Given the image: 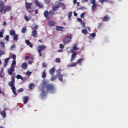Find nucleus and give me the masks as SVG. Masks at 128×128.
<instances>
[{"label": "nucleus", "instance_id": "obj_1", "mask_svg": "<svg viewBox=\"0 0 128 128\" xmlns=\"http://www.w3.org/2000/svg\"><path fill=\"white\" fill-rule=\"evenodd\" d=\"M42 86L40 88V92H42L40 96L42 98H44L46 96V91L45 90L46 86V88L47 92H54L56 90V88L52 84H46V82H44L42 84Z\"/></svg>", "mask_w": 128, "mask_h": 128}, {"label": "nucleus", "instance_id": "obj_2", "mask_svg": "<svg viewBox=\"0 0 128 128\" xmlns=\"http://www.w3.org/2000/svg\"><path fill=\"white\" fill-rule=\"evenodd\" d=\"M16 74H14L12 75L11 80L10 82L8 84L9 86H10L12 88V90L15 96H18V94H16V86H14L16 84Z\"/></svg>", "mask_w": 128, "mask_h": 128}, {"label": "nucleus", "instance_id": "obj_3", "mask_svg": "<svg viewBox=\"0 0 128 128\" xmlns=\"http://www.w3.org/2000/svg\"><path fill=\"white\" fill-rule=\"evenodd\" d=\"M32 30V36L34 38H38V25H34L31 28Z\"/></svg>", "mask_w": 128, "mask_h": 128}, {"label": "nucleus", "instance_id": "obj_4", "mask_svg": "<svg viewBox=\"0 0 128 128\" xmlns=\"http://www.w3.org/2000/svg\"><path fill=\"white\" fill-rule=\"evenodd\" d=\"M55 14L56 12L53 10H50L49 12L46 10L44 12V16L48 20H50V18H52Z\"/></svg>", "mask_w": 128, "mask_h": 128}, {"label": "nucleus", "instance_id": "obj_5", "mask_svg": "<svg viewBox=\"0 0 128 128\" xmlns=\"http://www.w3.org/2000/svg\"><path fill=\"white\" fill-rule=\"evenodd\" d=\"M46 50V46L44 45L38 46V52L39 54L40 58H42V52H44V50Z\"/></svg>", "mask_w": 128, "mask_h": 128}, {"label": "nucleus", "instance_id": "obj_6", "mask_svg": "<svg viewBox=\"0 0 128 128\" xmlns=\"http://www.w3.org/2000/svg\"><path fill=\"white\" fill-rule=\"evenodd\" d=\"M26 8L28 10V12H34V8H32V3H28L26 2Z\"/></svg>", "mask_w": 128, "mask_h": 128}, {"label": "nucleus", "instance_id": "obj_7", "mask_svg": "<svg viewBox=\"0 0 128 128\" xmlns=\"http://www.w3.org/2000/svg\"><path fill=\"white\" fill-rule=\"evenodd\" d=\"M72 38L71 36H67L64 39V44H70L72 40Z\"/></svg>", "mask_w": 128, "mask_h": 128}, {"label": "nucleus", "instance_id": "obj_8", "mask_svg": "<svg viewBox=\"0 0 128 128\" xmlns=\"http://www.w3.org/2000/svg\"><path fill=\"white\" fill-rule=\"evenodd\" d=\"M57 72H58L57 76H58V78L60 82H64V80L62 79V78H64V75H62V74H60V72H62L60 70H58Z\"/></svg>", "mask_w": 128, "mask_h": 128}, {"label": "nucleus", "instance_id": "obj_9", "mask_svg": "<svg viewBox=\"0 0 128 128\" xmlns=\"http://www.w3.org/2000/svg\"><path fill=\"white\" fill-rule=\"evenodd\" d=\"M12 10V7L10 6H4V14H6V12H10Z\"/></svg>", "mask_w": 128, "mask_h": 128}, {"label": "nucleus", "instance_id": "obj_10", "mask_svg": "<svg viewBox=\"0 0 128 128\" xmlns=\"http://www.w3.org/2000/svg\"><path fill=\"white\" fill-rule=\"evenodd\" d=\"M12 58H13L14 60L12 64L11 68H12V66L13 68H14V66L16 65V56L15 54H14L12 56Z\"/></svg>", "mask_w": 128, "mask_h": 128}, {"label": "nucleus", "instance_id": "obj_11", "mask_svg": "<svg viewBox=\"0 0 128 128\" xmlns=\"http://www.w3.org/2000/svg\"><path fill=\"white\" fill-rule=\"evenodd\" d=\"M4 4L2 1H0V12L2 14L4 12Z\"/></svg>", "mask_w": 128, "mask_h": 128}, {"label": "nucleus", "instance_id": "obj_12", "mask_svg": "<svg viewBox=\"0 0 128 128\" xmlns=\"http://www.w3.org/2000/svg\"><path fill=\"white\" fill-rule=\"evenodd\" d=\"M34 4H36L37 6L40 8H44V4L40 2H38V0H36L34 2Z\"/></svg>", "mask_w": 128, "mask_h": 128}, {"label": "nucleus", "instance_id": "obj_13", "mask_svg": "<svg viewBox=\"0 0 128 128\" xmlns=\"http://www.w3.org/2000/svg\"><path fill=\"white\" fill-rule=\"evenodd\" d=\"M14 68H15L12 66L10 68L8 69V74L10 76H12V74L14 72Z\"/></svg>", "mask_w": 128, "mask_h": 128}, {"label": "nucleus", "instance_id": "obj_14", "mask_svg": "<svg viewBox=\"0 0 128 128\" xmlns=\"http://www.w3.org/2000/svg\"><path fill=\"white\" fill-rule=\"evenodd\" d=\"M72 54H73L72 56V58L70 60V62H74V60H76V52H72Z\"/></svg>", "mask_w": 128, "mask_h": 128}, {"label": "nucleus", "instance_id": "obj_15", "mask_svg": "<svg viewBox=\"0 0 128 128\" xmlns=\"http://www.w3.org/2000/svg\"><path fill=\"white\" fill-rule=\"evenodd\" d=\"M28 65L26 63H23L22 65V70H28Z\"/></svg>", "mask_w": 128, "mask_h": 128}, {"label": "nucleus", "instance_id": "obj_16", "mask_svg": "<svg viewBox=\"0 0 128 128\" xmlns=\"http://www.w3.org/2000/svg\"><path fill=\"white\" fill-rule=\"evenodd\" d=\"M56 30L58 32H64V28L62 26H56Z\"/></svg>", "mask_w": 128, "mask_h": 128}, {"label": "nucleus", "instance_id": "obj_17", "mask_svg": "<svg viewBox=\"0 0 128 128\" xmlns=\"http://www.w3.org/2000/svg\"><path fill=\"white\" fill-rule=\"evenodd\" d=\"M84 58H81L77 60V64H80V66H82V62H84Z\"/></svg>", "mask_w": 128, "mask_h": 128}, {"label": "nucleus", "instance_id": "obj_18", "mask_svg": "<svg viewBox=\"0 0 128 128\" xmlns=\"http://www.w3.org/2000/svg\"><path fill=\"white\" fill-rule=\"evenodd\" d=\"M23 100H24V104H28V100H29L28 97L24 96L23 98Z\"/></svg>", "mask_w": 128, "mask_h": 128}, {"label": "nucleus", "instance_id": "obj_19", "mask_svg": "<svg viewBox=\"0 0 128 128\" xmlns=\"http://www.w3.org/2000/svg\"><path fill=\"white\" fill-rule=\"evenodd\" d=\"M96 33H93V34H90L88 38L90 40H94V38H96Z\"/></svg>", "mask_w": 128, "mask_h": 128}, {"label": "nucleus", "instance_id": "obj_20", "mask_svg": "<svg viewBox=\"0 0 128 128\" xmlns=\"http://www.w3.org/2000/svg\"><path fill=\"white\" fill-rule=\"evenodd\" d=\"M26 42L27 44V46H29L30 48H34V45L30 43V42L28 40H26Z\"/></svg>", "mask_w": 128, "mask_h": 128}, {"label": "nucleus", "instance_id": "obj_21", "mask_svg": "<svg viewBox=\"0 0 128 128\" xmlns=\"http://www.w3.org/2000/svg\"><path fill=\"white\" fill-rule=\"evenodd\" d=\"M56 72V68H52L50 70V74L51 76H54Z\"/></svg>", "mask_w": 128, "mask_h": 128}, {"label": "nucleus", "instance_id": "obj_22", "mask_svg": "<svg viewBox=\"0 0 128 128\" xmlns=\"http://www.w3.org/2000/svg\"><path fill=\"white\" fill-rule=\"evenodd\" d=\"M52 10L53 12H58V10H60V6H59V5L53 6L52 8Z\"/></svg>", "mask_w": 128, "mask_h": 128}, {"label": "nucleus", "instance_id": "obj_23", "mask_svg": "<svg viewBox=\"0 0 128 128\" xmlns=\"http://www.w3.org/2000/svg\"><path fill=\"white\" fill-rule=\"evenodd\" d=\"M78 44H76L74 46L73 48L70 50L71 52H76V50H78Z\"/></svg>", "mask_w": 128, "mask_h": 128}, {"label": "nucleus", "instance_id": "obj_24", "mask_svg": "<svg viewBox=\"0 0 128 128\" xmlns=\"http://www.w3.org/2000/svg\"><path fill=\"white\" fill-rule=\"evenodd\" d=\"M0 48L2 50H4L6 48V44H4V43L3 42H0Z\"/></svg>", "mask_w": 128, "mask_h": 128}, {"label": "nucleus", "instance_id": "obj_25", "mask_svg": "<svg viewBox=\"0 0 128 128\" xmlns=\"http://www.w3.org/2000/svg\"><path fill=\"white\" fill-rule=\"evenodd\" d=\"M48 26H56V22H54L52 20H50L48 22Z\"/></svg>", "mask_w": 128, "mask_h": 128}, {"label": "nucleus", "instance_id": "obj_26", "mask_svg": "<svg viewBox=\"0 0 128 128\" xmlns=\"http://www.w3.org/2000/svg\"><path fill=\"white\" fill-rule=\"evenodd\" d=\"M1 116H2L3 118H6V112L2 111L0 112Z\"/></svg>", "mask_w": 128, "mask_h": 128}, {"label": "nucleus", "instance_id": "obj_27", "mask_svg": "<svg viewBox=\"0 0 128 128\" xmlns=\"http://www.w3.org/2000/svg\"><path fill=\"white\" fill-rule=\"evenodd\" d=\"M42 78L44 79L46 78V70L42 72Z\"/></svg>", "mask_w": 128, "mask_h": 128}, {"label": "nucleus", "instance_id": "obj_28", "mask_svg": "<svg viewBox=\"0 0 128 128\" xmlns=\"http://www.w3.org/2000/svg\"><path fill=\"white\" fill-rule=\"evenodd\" d=\"M110 20V16H106L104 18H103V22H108Z\"/></svg>", "mask_w": 128, "mask_h": 128}, {"label": "nucleus", "instance_id": "obj_29", "mask_svg": "<svg viewBox=\"0 0 128 128\" xmlns=\"http://www.w3.org/2000/svg\"><path fill=\"white\" fill-rule=\"evenodd\" d=\"M58 6H60V8H62L64 10H66V5H64V4L62 3H60L58 4Z\"/></svg>", "mask_w": 128, "mask_h": 128}, {"label": "nucleus", "instance_id": "obj_30", "mask_svg": "<svg viewBox=\"0 0 128 128\" xmlns=\"http://www.w3.org/2000/svg\"><path fill=\"white\" fill-rule=\"evenodd\" d=\"M16 34V31H14V30H12L10 31V36H14Z\"/></svg>", "mask_w": 128, "mask_h": 128}, {"label": "nucleus", "instance_id": "obj_31", "mask_svg": "<svg viewBox=\"0 0 128 128\" xmlns=\"http://www.w3.org/2000/svg\"><path fill=\"white\" fill-rule=\"evenodd\" d=\"M56 78H58V76L53 75L52 78H51V81L54 82V80H56Z\"/></svg>", "mask_w": 128, "mask_h": 128}, {"label": "nucleus", "instance_id": "obj_32", "mask_svg": "<svg viewBox=\"0 0 128 128\" xmlns=\"http://www.w3.org/2000/svg\"><path fill=\"white\" fill-rule=\"evenodd\" d=\"M96 4H93L92 6V12H94V10H96Z\"/></svg>", "mask_w": 128, "mask_h": 128}, {"label": "nucleus", "instance_id": "obj_33", "mask_svg": "<svg viewBox=\"0 0 128 128\" xmlns=\"http://www.w3.org/2000/svg\"><path fill=\"white\" fill-rule=\"evenodd\" d=\"M82 34H88V30H86V29L82 30Z\"/></svg>", "mask_w": 128, "mask_h": 128}, {"label": "nucleus", "instance_id": "obj_34", "mask_svg": "<svg viewBox=\"0 0 128 128\" xmlns=\"http://www.w3.org/2000/svg\"><path fill=\"white\" fill-rule=\"evenodd\" d=\"M16 78L17 80H24V78L20 75H18L16 76Z\"/></svg>", "mask_w": 128, "mask_h": 128}, {"label": "nucleus", "instance_id": "obj_35", "mask_svg": "<svg viewBox=\"0 0 128 128\" xmlns=\"http://www.w3.org/2000/svg\"><path fill=\"white\" fill-rule=\"evenodd\" d=\"M77 20H78V22H82L84 26V28L86 27V24H84V23L82 22V18H78Z\"/></svg>", "mask_w": 128, "mask_h": 128}, {"label": "nucleus", "instance_id": "obj_36", "mask_svg": "<svg viewBox=\"0 0 128 128\" xmlns=\"http://www.w3.org/2000/svg\"><path fill=\"white\" fill-rule=\"evenodd\" d=\"M76 66H78V63H74L72 64H71L70 66H69V68H75Z\"/></svg>", "mask_w": 128, "mask_h": 128}, {"label": "nucleus", "instance_id": "obj_37", "mask_svg": "<svg viewBox=\"0 0 128 128\" xmlns=\"http://www.w3.org/2000/svg\"><path fill=\"white\" fill-rule=\"evenodd\" d=\"M111 0H100V2L101 4H104V2H110Z\"/></svg>", "mask_w": 128, "mask_h": 128}, {"label": "nucleus", "instance_id": "obj_38", "mask_svg": "<svg viewBox=\"0 0 128 128\" xmlns=\"http://www.w3.org/2000/svg\"><path fill=\"white\" fill-rule=\"evenodd\" d=\"M30 90H34V84H31L30 85Z\"/></svg>", "mask_w": 128, "mask_h": 128}, {"label": "nucleus", "instance_id": "obj_39", "mask_svg": "<svg viewBox=\"0 0 128 128\" xmlns=\"http://www.w3.org/2000/svg\"><path fill=\"white\" fill-rule=\"evenodd\" d=\"M18 40V36L16 35H16L14 36V40Z\"/></svg>", "mask_w": 128, "mask_h": 128}, {"label": "nucleus", "instance_id": "obj_40", "mask_svg": "<svg viewBox=\"0 0 128 128\" xmlns=\"http://www.w3.org/2000/svg\"><path fill=\"white\" fill-rule=\"evenodd\" d=\"M6 52L4 51L0 50V58H2V56H4V54H5Z\"/></svg>", "mask_w": 128, "mask_h": 128}, {"label": "nucleus", "instance_id": "obj_41", "mask_svg": "<svg viewBox=\"0 0 128 128\" xmlns=\"http://www.w3.org/2000/svg\"><path fill=\"white\" fill-rule=\"evenodd\" d=\"M26 28H22V34H26Z\"/></svg>", "mask_w": 128, "mask_h": 128}, {"label": "nucleus", "instance_id": "obj_42", "mask_svg": "<svg viewBox=\"0 0 128 128\" xmlns=\"http://www.w3.org/2000/svg\"><path fill=\"white\" fill-rule=\"evenodd\" d=\"M72 12H71L69 13L68 15V18H72Z\"/></svg>", "mask_w": 128, "mask_h": 128}, {"label": "nucleus", "instance_id": "obj_43", "mask_svg": "<svg viewBox=\"0 0 128 128\" xmlns=\"http://www.w3.org/2000/svg\"><path fill=\"white\" fill-rule=\"evenodd\" d=\"M10 58H7L5 59L4 62H6V64H8V62H10Z\"/></svg>", "mask_w": 128, "mask_h": 128}, {"label": "nucleus", "instance_id": "obj_44", "mask_svg": "<svg viewBox=\"0 0 128 128\" xmlns=\"http://www.w3.org/2000/svg\"><path fill=\"white\" fill-rule=\"evenodd\" d=\"M24 18L26 22H30V18L27 16H24Z\"/></svg>", "mask_w": 128, "mask_h": 128}, {"label": "nucleus", "instance_id": "obj_45", "mask_svg": "<svg viewBox=\"0 0 128 128\" xmlns=\"http://www.w3.org/2000/svg\"><path fill=\"white\" fill-rule=\"evenodd\" d=\"M84 16H86V14L84 13H82L80 16L81 18H84Z\"/></svg>", "mask_w": 128, "mask_h": 128}, {"label": "nucleus", "instance_id": "obj_46", "mask_svg": "<svg viewBox=\"0 0 128 128\" xmlns=\"http://www.w3.org/2000/svg\"><path fill=\"white\" fill-rule=\"evenodd\" d=\"M60 62H61V60H60V58H57L56 59V62H58V63H60Z\"/></svg>", "mask_w": 128, "mask_h": 128}, {"label": "nucleus", "instance_id": "obj_47", "mask_svg": "<svg viewBox=\"0 0 128 128\" xmlns=\"http://www.w3.org/2000/svg\"><path fill=\"white\" fill-rule=\"evenodd\" d=\"M6 42H10V36H6Z\"/></svg>", "mask_w": 128, "mask_h": 128}, {"label": "nucleus", "instance_id": "obj_48", "mask_svg": "<svg viewBox=\"0 0 128 128\" xmlns=\"http://www.w3.org/2000/svg\"><path fill=\"white\" fill-rule=\"evenodd\" d=\"M26 74L28 75V76H32V72H27Z\"/></svg>", "mask_w": 128, "mask_h": 128}, {"label": "nucleus", "instance_id": "obj_49", "mask_svg": "<svg viewBox=\"0 0 128 128\" xmlns=\"http://www.w3.org/2000/svg\"><path fill=\"white\" fill-rule=\"evenodd\" d=\"M96 0H91L90 3L92 4H96Z\"/></svg>", "mask_w": 128, "mask_h": 128}, {"label": "nucleus", "instance_id": "obj_50", "mask_svg": "<svg viewBox=\"0 0 128 128\" xmlns=\"http://www.w3.org/2000/svg\"><path fill=\"white\" fill-rule=\"evenodd\" d=\"M42 66L44 68H46V66H48V64H46V62H44L42 64Z\"/></svg>", "mask_w": 128, "mask_h": 128}, {"label": "nucleus", "instance_id": "obj_51", "mask_svg": "<svg viewBox=\"0 0 128 128\" xmlns=\"http://www.w3.org/2000/svg\"><path fill=\"white\" fill-rule=\"evenodd\" d=\"M60 48H61L62 50L64 48V45L62 44H60Z\"/></svg>", "mask_w": 128, "mask_h": 128}, {"label": "nucleus", "instance_id": "obj_52", "mask_svg": "<svg viewBox=\"0 0 128 128\" xmlns=\"http://www.w3.org/2000/svg\"><path fill=\"white\" fill-rule=\"evenodd\" d=\"M45 2L47 4H48L50 2V0H44Z\"/></svg>", "mask_w": 128, "mask_h": 128}, {"label": "nucleus", "instance_id": "obj_53", "mask_svg": "<svg viewBox=\"0 0 128 128\" xmlns=\"http://www.w3.org/2000/svg\"><path fill=\"white\" fill-rule=\"evenodd\" d=\"M0 38H4V32H0Z\"/></svg>", "mask_w": 128, "mask_h": 128}, {"label": "nucleus", "instance_id": "obj_54", "mask_svg": "<svg viewBox=\"0 0 128 128\" xmlns=\"http://www.w3.org/2000/svg\"><path fill=\"white\" fill-rule=\"evenodd\" d=\"M8 64V63H6V62H4V68H7Z\"/></svg>", "mask_w": 128, "mask_h": 128}, {"label": "nucleus", "instance_id": "obj_55", "mask_svg": "<svg viewBox=\"0 0 128 128\" xmlns=\"http://www.w3.org/2000/svg\"><path fill=\"white\" fill-rule=\"evenodd\" d=\"M18 92H24V89L23 88H20L18 90Z\"/></svg>", "mask_w": 128, "mask_h": 128}, {"label": "nucleus", "instance_id": "obj_56", "mask_svg": "<svg viewBox=\"0 0 128 128\" xmlns=\"http://www.w3.org/2000/svg\"><path fill=\"white\" fill-rule=\"evenodd\" d=\"M25 60H30V57H28V56H26V57H25Z\"/></svg>", "mask_w": 128, "mask_h": 128}, {"label": "nucleus", "instance_id": "obj_57", "mask_svg": "<svg viewBox=\"0 0 128 128\" xmlns=\"http://www.w3.org/2000/svg\"><path fill=\"white\" fill-rule=\"evenodd\" d=\"M3 24H4V26H8V24H6V22H4L3 23Z\"/></svg>", "mask_w": 128, "mask_h": 128}, {"label": "nucleus", "instance_id": "obj_58", "mask_svg": "<svg viewBox=\"0 0 128 128\" xmlns=\"http://www.w3.org/2000/svg\"><path fill=\"white\" fill-rule=\"evenodd\" d=\"M35 14H38V10H35Z\"/></svg>", "mask_w": 128, "mask_h": 128}, {"label": "nucleus", "instance_id": "obj_59", "mask_svg": "<svg viewBox=\"0 0 128 128\" xmlns=\"http://www.w3.org/2000/svg\"><path fill=\"white\" fill-rule=\"evenodd\" d=\"M80 10H86V7H82L80 8Z\"/></svg>", "mask_w": 128, "mask_h": 128}, {"label": "nucleus", "instance_id": "obj_60", "mask_svg": "<svg viewBox=\"0 0 128 128\" xmlns=\"http://www.w3.org/2000/svg\"><path fill=\"white\" fill-rule=\"evenodd\" d=\"M78 2L77 0H74V4H76Z\"/></svg>", "mask_w": 128, "mask_h": 128}, {"label": "nucleus", "instance_id": "obj_61", "mask_svg": "<svg viewBox=\"0 0 128 128\" xmlns=\"http://www.w3.org/2000/svg\"><path fill=\"white\" fill-rule=\"evenodd\" d=\"M16 48V45H13L11 46V48Z\"/></svg>", "mask_w": 128, "mask_h": 128}, {"label": "nucleus", "instance_id": "obj_62", "mask_svg": "<svg viewBox=\"0 0 128 128\" xmlns=\"http://www.w3.org/2000/svg\"><path fill=\"white\" fill-rule=\"evenodd\" d=\"M6 110H7V109L6 108H4V111L2 112H6Z\"/></svg>", "mask_w": 128, "mask_h": 128}, {"label": "nucleus", "instance_id": "obj_63", "mask_svg": "<svg viewBox=\"0 0 128 128\" xmlns=\"http://www.w3.org/2000/svg\"><path fill=\"white\" fill-rule=\"evenodd\" d=\"M74 14L75 16H78V14H76V12H74Z\"/></svg>", "mask_w": 128, "mask_h": 128}, {"label": "nucleus", "instance_id": "obj_64", "mask_svg": "<svg viewBox=\"0 0 128 128\" xmlns=\"http://www.w3.org/2000/svg\"><path fill=\"white\" fill-rule=\"evenodd\" d=\"M76 4H77V6H80V2H77Z\"/></svg>", "mask_w": 128, "mask_h": 128}]
</instances>
